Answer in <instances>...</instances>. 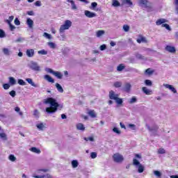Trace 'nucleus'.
Wrapping results in <instances>:
<instances>
[{
    "mask_svg": "<svg viewBox=\"0 0 178 178\" xmlns=\"http://www.w3.org/2000/svg\"><path fill=\"white\" fill-rule=\"evenodd\" d=\"M9 83L11 86H15L16 84V79L11 76L9 78Z\"/></svg>",
    "mask_w": 178,
    "mask_h": 178,
    "instance_id": "36",
    "label": "nucleus"
},
{
    "mask_svg": "<svg viewBox=\"0 0 178 178\" xmlns=\"http://www.w3.org/2000/svg\"><path fill=\"white\" fill-rule=\"evenodd\" d=\"M136 41L138 44H141V42H145V43L148 42V41L147 40V38L144 37H140V38L137 39Z\"/></svg>",
    "mask_w": 178,
    "mask_h": 178,
    "instance_id": "26",
    "label": "nucleus"
},
{
    "mask_svg": "<svg viewBox=\"0 0 178 178\" xmlns=\"http://www.w3.org/2000/svg\"><path fill=\"white\" fill-rule=\"evenodd\" d=\"M26 24L28 25V27L29 29H33V27L34 26V21H33V19H31L30 18H27L26 19Z\"/></svg>",
    "mask_w": 178,
    "mask_h": 178,
    "instance_id": "15",
    "label": "nucleus"
},
{
    "mask_svg": "<svg viewBox=\"0 0 178 178\" xmlns=\"http://www.w3.org/2000/svg\"><path fill=\"white\" fill-rule=\"evenodd\" d=\"M85 16H86V17H89L90 19H91L92 17H95L97 16V14L91 13L88 10H85Z\"/></svg>",
    "mask_w": 178,
    "mask_h": 178,
    "instance_id": "11",
    "label": "nucleus"
},
{
    "mask_svg": "<svg viewBox=\"0 0 178 178\" xmlns=\"http://www.w3.org/2000/svg\"><path fill=\"white\" fill-rule=\"evenodd\" d=\"M47 45H49V47L51 48V49H55V48H56V44H55L52 42H49L47 43Z\"/></svg>",
    "mask_w": 178,
    "mask_h": 178,
    "instance_id": "39",
    "label": "nucleus"
},
{
    "mask_svg": "<svg viewBox=\"0 0 178 178\" xmlns=\"http://www.w3.org/2000/svg\"><path fill=\"white\" fill-rule=\"evenodd\" d=\"M43 37L45 38H47V40H51L52 39V35L47 32H44L43 33Z\"/></svg>",
    "mask_w": 178,
    "mask_h": 178,
    "instance_id": "37",
    "label": "nucleus"
},
{
    "mask_svg": "<svg viewBox=\"0 0 178 178\" xmlns=\"http://www.w3.org/2000/svg\"><path fill=\"white\" fill-rule=\"evenodd\" d=\"M44 79L49 81V83H55V80H54V79H52V77L48 74L44 75Z\"/></svg>",
    "mask_w": 178,
    "mask_h": 178,
    "instance_id": "24",
    "label": "nucleus"
},
{
    "mask_svg": "<svg viewBox=\"0 0 178 178\" xmlns=\"http://www.w3.org/2000/svg\"><path fill=\"white\" fill-rule=\"evenodd\" d=\"M54 76H55L56 77H57V79H61L62 77H63V74H62V73H60V72H56L54 71Z\"/></svg>",
    "mask_w": 178,
    "mask_h": 178,
    "instance_id": "28",
    "label": "nucleus"
},
{
    "mask_svg": "<svg viewBox=\"0 0 178 178\" xmlns=\"http://www.w3.org/2000/svg\"><path fill=\"white\" fill-rule=\"evenodd\" d=\"M14 23L16 26H20V21L17 18L15 19Z\"/></svg>",
    "mask_w": 178,
    "mask_h": 178,
    "instance_id": "62",
    "label": "nucleus"
},
{
    "mask_svg": "<svg viewBox=\"0 0 178 178\" xmlns=\"http://www.w3.org/2000/svg\"><path fill=\"white\" fill-rule=\"evenodd\" d=\"M121 5L122 6H123V5H127V6H133V2L131 1V0H124L122 1Z\"/></svg>",
    "mask_w": 178,
    "mask_h": 178,
    "instance_id": "19",
    "label": "nucleus"
},
{
    "mask_svg": "<svg viewBox=\"0 0 178 178\" xmlns=\"http://www.w3.org/2000/svg\"><path fill=\"white\" fill-rule=\"evenodd\" d=\"M147 12H154V8H152V3H149L146 8H145Z\"/></svg>",
    "mask_w": 178,
    "mask_h": 178,
    "instance_id": "38",
    "label": "nucleus"
},
{
    "mask_svg": "<svg viewBox=\"0 0 178 178\" xmlns=\"http://www.w3.org/2000/svg\"><path fill=\"white\" fill-rule=\"evenodd\" d=\"M112 6H114V8H118L119 6H122V4H120L118 0H112Z\"/></svg>",
    "mask_w": 178,
    "mask_h": 178,
    "instance_id": "23",
    "label": "nucleus"
},
{
    "mask_svg": "<svg viewBox=\"0 0 178 178\" xmlns=\"http://www.w3.org/2000/svg\"><path fill=\"white\" fill-rule=\"evenodd\" d=\"M88 115L90 118H97V114H95L94 110L88 111Z\"/></svg>",
    "mask_w": 178,
    "mask_h": 178,
    "instance_id": "40",
    "label": "nucleus"
},
{
    "mask_svg": "<svg viewBox=\"0 0 178 178\" xmlns=\"http://www.w3.org/2000/svg\"><path fill=\"white\" fill-rule=\"evenodd\" d=\"M137 102V97H132L131 99L129 101V104H136Z\"/></svg>",
    "mask_w": 178,
    "mask_h": 178,
    "instance_id": "45",
    "label": "nucleus"
},
{
    "mask_svg": "<svg viewBox=\"0 0 178 178\" xmlns=\"http://www.w3.org/2000/svg\"><path fill=\"white\" fill-rule=\"evenodd\" d=\"M33 116H35V118H40V112L38 111V110H35L33 112Z\"/></svg>",
    "mask_w": 178,
    "mask_h": 178,
    "instance_id": "53",
    "label": "nucleus"
},
{
    "mask_svg": "<svg viewBox=\"0 0 178 178\" xmlns=\"http://www.w3.org/2000/svg\"><path fill=\"white\" fill-rule=\"evenodd\" d=\"M8 159H9V161H11V162H15V161H16V156H15V155H13V154H10L8 156Z\"/></svg>",
    "mask_w": 178,
    "mask_h": 178,
    "instance_id": "49",
    "label": "nucleus"
},
{
    "mask_svg": "<svg viewBox=\"0 0 178 178\" xmlns=\"http://www.w3.org/2000/svg\"><path fill=\"white\" fill-rule=\"evenodd\" d=\"M97 152H91L90 158H92V159H95V158H97Z\"/></svg>",
    "mask_w": 178,
    "mask_h": 178,
    "instance_id": "58",
    "label": "nucleus"
},
{
    "mask_svg": "<svg viewBox=\"0 0 178 178\" xmlns=\"http://www.w3.org/2000/svg\"><path fill=\"white\" fill-rule=\"evenodd\" d=\"M44 104L46 105L49 104V107H47L45 111L48 114L55 113L58 111V109L60 111L63 108V104H59L58 101L53 97H48L44 100Z\"/></svg>",
    "mask_w": 178,
    "mask_h": 178,
    "instance_id": "1",
    "label": "nucleus"
},
{
    "mask_svg": "<svg viewBox=\"0 0 178 178\" xmlns=\"http://www.w3.org/2000/svg\"><path fill=\"white\" fill-rule=\"evenodd\" d=\"M136 59H139V60H147V58L145 56L141 55L140 53H136L135 54Z\"/></svg>",
    "mask_w": 178,
    "mask_h": 178,
    "instance_id": "18",
    "label": "nucleus"
},
{
    "mask_svg": "<svg viewBox=\"0 0 178 178\" xmlns=\"http://www.w3.org/2000/svg\"><path fill=\"white\" fill-rule=\"evenodd\" d=\"M133 165L138 168V173H143V172H144V166L136 159H133Z\"/></svg>",
    "mask_w": 178,
    "mask_h": 178,
    "instance_id": "3",
    "label": "nucleus"
},
{
    "mask_svg": "<svg viewBox=\"0 0 178 178\" xmlns=\"http://www.w3.org/2000/svg\"><path fill=\"white\" fill-rule=\"evenodd\" d=\"M161 27H165V29H166V30L168 31H172V28H170V26H169L168 24H163Z\"/></svg>",
    "mask_w": 178,
    "mask_h": 178,
    "instance_id": "43",
    "label": "nucleus"
},
{
    "mask_svg": "<svg viewBox=\"0 0 178 178\" xmlns=\"http://www.w3.org/2000/svg\"><path fill=\"white\" fill-rule=\"evenodd\" d=\"M97 6H98V3L97 2H92L91 3V7H90V9H92V10H95V8Z\"/></svg>",
    "mask_w": 178,
    "mask_h": 178,
    "instance_id": "50",
    "label": "nucleus"
},
{
    "mask_svg": "<svg viewBox=\"0 0 178 178\" xmlns=\"http://www.w3.org/2000/svg\"><path fill=\"white\" fill-rule=\"evenodd\" d=\"M13 19H15L13 15L10 16L9 19L6 20V23H8V24H10V22L13 20Z\"/></svg>",
    "mask_w": 178,
    "mask_h": 178,
    "instance_id": "54",
    "label": "nucleus"
},
{
    "mask_svg": "<svg viewBox=\"0 0 178 178\" xmlns=\"http://www.w3.org/2000/svg\"><path fill=\"white\" fill-rule=\"evenodd\" d=\"M142 91L146 95H151L152 94V90L147 89V87H143Z\"/></svg>",
    "mask_w": 178,
    "mask_h": 178,
    "instance_id": "16",
    "label": "nucleus"
},
{
    "mask_svg": "<svg viewBox=\"0 0 178 178\" xmlns=\"http://www.w3.org/2000/svg\"><path fill=\"white\" fill-rule=\"evenodd\" d=\"M147 129L149 130V131H158L159 127L157 125H154L153 127H149V125L146 124Z\"/></svg>",
    "mask_w": 178,
    "mask_h": 178,
    "instance_id": "10",
    "label": "nucleus"
},
{
    "mask_svg": "<svg viewBox=\"0 0 178 178\" xmlns=\"http://www.w3.org/2000/svg\"><path fill=\"white\" fill-rule=\"evenodd\" d=\"M26 56L29 58H33L34 56V49H30L26 50Z\"/></svg>",
    "mask_w": 178,
    "mask_h": 178,
    "instance_id": "17",
    "label": "nucleus"
},
{
    "mask_svg": "<svg viewBox=\"0 0 178 178\" xmlns=\"http://www.w3.org/2000/svg\"><path fill=\"white\" fill-rule=\"evenodd\" d=\"M6 37V33L3 29H0V38H5Z\"/></svg>",
    "mask_w": 178,
    "mask_h": 178,
    "instance_id": "41",
    "label": "nucleus"
},
{
    "mask_svg": "<svg viewBox=\"0 0 178 178\" xmlns=\"http://www.w3.org/2000/svg\"><path fill=\"white\" fill-rule=\"evenodd\" d=\"M104 34H105V31H104V30L97 31L96 32V37L99 38V37H102V35H104Z\"/></svg>",
    "mask_w": 178,
    "mask_h": 178,
    "instance_id": "27",
    "label": "nucleus"
},
{
    "mask_svg": "<svg viewBox=\"0 0 178 178\" xmlns=\"http://www.w3.org/2000/svg\"><path fill=\"white\" fill-rule=\"evenodd\" d=\"M113 133H116V134H122V131L118 129V127H114L113 129Z\"/></svg>",
    "mask_w": 178,
    "mask_h": 178,
    "instance_id": "51",
    "label": "nucleus"
},
{
    "mask_svg": "<svg viewBox=\"0 0 178 178\" xmlns=\"http://www.w3.org/2000/svg\"><path fill=\"white\" fill-rule=\"evenodd\" d=\"M100 51H105L106 49V44H102L99 47Z\"/></svg>",
    "mask_w": 178,
    "mask_h": 178,
    "instance_id": "64",
    "label": "nucleus"
},
{
    "mask_svg": "<svg viewBox=\"0 0 178 178\" xmlns=\"http://www.w3.org/2000/svg\"><path fill=\"white\" fill-rule=\"evenodd\" d=\"M174 5L175 6V13L178 15V0H174Z\"/></svg>",
    "mask_w": 178,
    "mask_h": 178,
    "instance_id": "44",
    "label": "nucleus"
},
{
    "mask_svg": "<svg viewBox=\"0 0 178 178\" xmlns=\"http://www.w3.org/2000/svg\"><path fill=\"white\" fill-rule=\"evenodd\" d=\"M72 27V21L67 19L65 21L64 24L61 25L59 29L60 34L65 33V30H69Z\"/></svg>",
    "mask_w": 178,
    "mask_h": 178,
    "instance_id": "2",
    "label": "nucleus"
},
{
    "mask_svg": "<svg viewBox=\"0 0 178 178\" xmlns=\"http://www.w3.org/2000/svg\"><path fill=\"white\" fill-rule=\"evenodd\" d=\"M29 151H31V152H34L35 154H41V150L37 147H31L29 149Z\"/></svg>",
    "mask_w": 178,
    "mask_h": 178,
    "instance_id": "22",
    "label": "nucleus"
},
{
    "mask_svg": "<svg viewBox=\"0 0 178 178\" xmlns=\"http://www.w3.org/2000/svg\"><path fill=\"white\" fill-rule=\"evenodd\" d=\"M18 84H19V86H26V83L23 79H18Z\"/></svg>",
    "mask_w": 178,
    "mask_h": 178,
    "instance_id": "60",
    "label": "nucleus"
},
{
    "mask_svg": "<svg viewBox=\"0 0 178 178\" xmlns=\"http://www.w3.org/2000/svg\"><path fill=\"white\" fill-rule=\"evenodd\" d=\"M165 51L170 52V54H175L176 53V47L167 45L165 48Z\"/></svg>",
    "mask_w": 178,
    "mask_h": 178,
    "instance_id": "8",
    "label": "nucleus"
},
{
    "mask_svg": "<svg viewBox=\"0 0 178 178\" xmlns=\"http://www.w3.org/2000/svg\"><path fill=\"white\" fill-rule=\"evenodd\" d=\"M153 173H154V176H156V177H158V178L162 177V172H161L159 170H154L153 172Z\"/></svg>",
    "mask_w": 178,
    "mask_h": 178,
    "instance_id": "31",
    "label": "nucleus"
},
{
    "mask_svg": "<svg viewBox=\"0 0 178 178\" xmlns=\"http://www.w3.org/2000/svg\"><path fill=\"white\" fill-rule=\"evenodd\" d=\"M56 88H57V91H58V92H63V88H62V86H60V84L56 83Z\"/></svg>",
    "mask_w": 178,
    "mask_h": 178,
    "instance_id": "29",
    "label": "nucleus"
},
{
    "mask_svg": "<svg viewBox=\"0 0 178 178\" xmlns=\"http://www.w3.org/2000/svg\"><path fill=\"white\" fill-rule=\"evenodd\" d=\"M113 86L115 87V88H119L122 86V82L116 81L114 83Z\"/></svg>",
    "mask_w": 178,
    "mask_h": 178,
    "instance_id": "52",
    "label": "nucleus"
},
{
    "mask_svg": "<svg viewBox=\"0 0 178 178\" xmlns=\"http://www.w3.org/2000/svg\"><path fill=\"white\" fill-rule=\"evenodd\" d=\"M83 140H85V141H91L92 143L95 141V139L92 136L88 138H83Z\"/></svg>",
    "mask_w": 178,
    "mask_h": 178,
    "instance_id": "48",
    "label": "nucleus"
},
{
    "mask_svg": "<svg viewBox=\"0 0 178 178\" xmlns=\"http://www.w3.org/2000/svg\"><path fill=\"white\" fill-rule=\"evenodd\" d=\"M36 127H38L39 130H44L45 129V125H44L43 123H40L36 125Z\"/></svg>",
    "mask_w": 178,
    "mask_h": 178,
    "instance_id": "35",
    "label": "nucleus"
},
{
    "mask_svg": "<svg viewBox=\"0 0 178 178\" xmlns=\"http://www.w3.org/2000/svg\"><path fill=\"white\" fill-rule=\"evenodd\" d=\"M163 86L165 87V88H168V90H170V91H172V92H173L174 94H177V90H176V88H175V87H173V86L168 83H164Z\"/></svg>",
    "mask_w": 178,
    "mask_h": 178,
    "instance_id": "7",
    "label": "nucleus"
},
{
    "mask_svg": "<svg viewBox=\"0 0 178 178\" xmlns=\"http://www.w3.org/2000/svg\"><path fill=\"white\" fill-rule=\"evenodd\" d=\"M122 30L124 31H125V33H127L130 31V26L127 25V24H124L122 26Z\"/></svg>",
    "mask_w": 178,
    "mask_h": 178,
    "instance_id": "33",
    "label": "nucleus"
},
{
    "mask_svg": "<svg viewBox=\"0 0 178 178\" xmlns=\"http://www.w3.org/2000/svg\"><path fill=\"white\" fill-rule=\"evenodd\" d=\"M71 163L72 168H76L77 166H79V161H77V160H73Z\"/></svg>",
    "mask_w": 178,
    "mask_h": 178,
    "instance_id": "34",
    "label": "nucleus"
},
{
    "mask_svg": "<svg viewBox=\"0 0 178 178\" xmlns=\"http://www.w3.org/2000/svg\"><path fill=\"white\" fill-rule=\"evenodd\" d=\"M145 86H147L148 87H151V86H152V81H151V80H149V79H146L145 81Z\"/></svg>",
    "mask_w": 178,
    "mask_h": 178,
    "instance_id": "46",
    "label": "nucleus"
},
{
    "mask_svg": "<svg viewBox=\"0 0 178 178\" xmlns=\"http://www.w3.org/2000/svg\"><path fill=\"white\" fill-rule=\"evenodd\" d=\"M3 88H4V90H9V88H10V85H9L8 83H4L3 85Z\"/></svg>",
    "mask_w": 178,
    "mask_h": 178,
    "instance_id": "59",
    "label": "nucleus"
},
{
    "mask_svg": "<svg viewBox=\"0 0 178 178\" xmlns=\"http://www.w3.org/2000/svg\"><path fill=\"white\" fill-rule=\"evenodd\" d=\"M30 69L33 70L34 72H41V67L38 65V63L31 61L30 64L29 65Z\"/></svg>",
    "mask_w": 178,
    "mask_h": 178,
    "instance_id": "4",
    "label": "nucleus"
},
{
    "mask_svg": "<svg viewBox=\"0 0 178 178\" xmlns=\"http://www.w3.org/2000/svg\"><path fill=\"white\" fill-rule=\"evenodd\" d=\"M9 95H10V97H12L13 98H15V97H16V91L15 90H12L9 92Z\"/></svg>",
    "mask_w": 178,
    "mask_h": 178,
    "instance_id": "57",
    "label": "nucleus"
},
{
    "mask_svg": "<svg viewBox=\"0 0 178 178\" xmlns=\"http://www.w3.org/2000/svg\"><path fill=\"white\" fill-rule=\"evenodd\" d=\"M166 151L163 148H159L158 149V154H165Z\"/></svg>",
    "mask_w": 178,
    "mask_h": 178,
    "instance_id": "56",
    "label": "nucleus"
},
{
    "mask_svg": "<svg viewBox=\"0 0 178 178\" xmlns=\"http://www.w3.org/2000/svg\"><path fill=\"white\" fill-rule=\"evenodd\" d=\"M38 54L39 55H48V51H46L45 49H42L38 51Z\"/></svg>",
    "mask_w": 178,
    "mask_h": 178,
    "instance_id": "42",
    "label": "nucleus"
},
{
    "mask_svg": "<svg viewBox=\"0 0 178 178\" xmlns=\"http://www.w3.org/2000/svg\"><path fill=\"white\" fill-rule=\"evenodd\" d=\"M26 81H27V83H29V84L32 86V87H35V88H37L38 87V84H35V83H34V81H33V79L31 78H27L26 79Z\"/></svg>",
    "mask_w": 178,
    "mask_h": 178,
    "instance_id": "14",
    "label": "nucleus"
},
{
    "mask_svg": "<svg viewBox=\"0 0 178 178\" xmlns=\"http://www.w3.org/2000/svg\"><path fill=\"white\" fill-rule=\"evenodd\" d=\"M149 3H151L147 0H139L138 5L141 6V8H146Z\"/></svg>",
    "mask_w": 178,
    "mask_h": 178,
    "instance_id": "6",
    "label": "nucleus"
},
{
    "mask_svg": "<svg viewBox=\"0 0 178 178\" xmlns=\"http://www.w3.org/2000/svg\"><path fill=\"white\" fill-rule=\"evenodd\" d=\"M2 51H3V53L6 56H9V55H10V54H12V51L10 50H9V49H8V48H3Z\"/></svg>",
    "mask_w": 178,
    "mask_h": 178,
    "instance_id": "25",
    "label": "nucleus"
},
{
    "mask_svg": "<svg viewBox=\"0 0 178 178\" xmlns=\"http://www.w3.org/2000/svg\"><path fill=\"white\" fill-rule=\"evenodd\" d=\"M124 69H126V66H124V64H120V65L117 67V71H118V72H122Z\"/></svg>",
    "mask_w": 178,
    "mask_h": 178,
    "instance_id": "30",
    "label": "nucleus"
},
{
    "mask_svg": "<svg viewBox=\"0 0 178 178\" xmlns=\"http://www.w3.org/2000/svg\"><path fill=\"white\" fill-rule=\"evenodd\" d=\"M0 138H1L3 141H6L8 140V136L5 133H1Z\"/></svg>",
    "mask_w": 178,
    "mask_h": 178,
    "instance_id": "32",
    "label": "nucleus"
},
{
    "mask_svg": "<svg viewBox=\"0 0 178 178\" xmlns=\"http://www.w3.org/2000/svg\"><path fill=\"white\" fill-rule=\"evenodd\" d=\"M115 101L118 105H122V104H123V99L119 98V97H117Z\"/></svg>",
    "mask_w": 178,
    "mask_h": 178,
    "instance_id": "47",
    "label": "nucleus"
},
{
    "mask_svg": "<svg viewBox=\"0 0 178 178\" xmlns=\"http://www.w3.org/2000/svg\"><path fill=\"white\" fill-rule=\"evenodd\" d=\"M71 6H72V9L73 10H76L77 9V6H76V3H74V1H71Z\"/></svg>",
    "mask_w": 178,
    "mask_h": 178,
    "instance_id": "55",
    "label": "nucleus"
},
{
    "mask_svg": "<svg viewBox=\"0 0 178 178\" xmlns=\"http://www.w3.org/2000/svg\"><path fill=\"white\" fill-rule=\"evenodd\" d=\"M113 159L114 162H117V163H119L120 162H123V160L124 159L123 158V156L122 154L116 153L113 154Z\"/></svg>",
    "mask_w": 178,
    "mask_h": 178,
    "instance_id": "5",
    "label": "nucleus"
},
{
    "mask_svg": "<svg viewBox=\"0 0 178 178\" xmlns=\"http://www.w3.org/2000/svg\"><path fill=\"white\" fill-rule=\"evenodd\" d=\"M124 91H125V92H130L131 90V84L127 83H125L124 88H123Z\"/></svg>",
    "mask_w": 178,
    "mask_h": 178,
    "instance_id": "13",
    "label": "nucleus"
},
{
    "mask_svg": "<svg viewBox=\"0 0 178 178\" xmlns=\"http://www.w3.org/2000/svg\"><path fill=\"white\" fill-rule=\"evenodd\" d=\"M33 177L34 178H53L52 175L49 174H47L46 175H33Z\"/></svg>",
    "mask_w": 178,
    "mask_h": 178,
    "instance_id": "20",
    "label": "nucleus"
},
{
    "mask_svg": "<svg viewBox=\"0 0 178 178\" xmlns=\"http://www.w3.org/2000/svg\"><path fill=\"white\" fill-rule=\"evenodd\" d=\"M67 52H69V49H67V48H65L62 51V54L63 55H64V56H66V55H67Z\"/></svg>",
    "mask_w": 178,
    "mask_h": 178,
    "instance_id": "61",
    "label": "nucleus"
},
{
    "mask_svg": "<svg viewBox=\"0 0 178 178\" xmlns=\"http://www.w3.org/2000/svg\"><path fill=\"white\" fill-rule=\"evenodd\" d=\"M145 73L147 74H152L154 73V71L151 70L150 68H148L145 70Z\"/></svg>",
    "mask_w": 178,
    "mask_h": 178,
    "instance_id": "63",
    "label": "nucleus"
},
{
    "mask_svg": "<svg viewBox=\"0 0 178 178\" xmlns=\"http://www.w3.org/2000/svg\"><path fill=\"white\" fill-rule=\"evenodd\" d=\"M165 23H168V19L165 18L159 19L156 22V26H161V24H165Z\"/></svg>",
    "mask_w": 178,
    "mask_h": 178,
    "instance_id": "9",
    "label": "nucleus"
},
{
    "mask_svg": "<svg viewBox=\"0 0 178 178\" xmlns=\"http://www.w3.org/2000/svg\"><path fill=\"white\" fill-rule=\"evenodd\" d=\"M118 97H119V95L115 94V92L113 90H111L109 92V98H110V99H114V101H115V99L118 98Z\"/></svg>",
    "mask_w": 178,
    "mask_h": 178,
    "instance_id": "12",
    "label": "nucleus"
},
{
    "mask_svg": "<svg viewBox=\"0 0 178 178\" xmlns=\"http://www.w3.org/2000/svg\"><path fill=\"white\" fill-rule=\"evenodd\" d=\"M76 129L77 130H81V131H84V130H86V127H84V124L79 123L76 124Z\"/></svg>",
    "mask_w": 178,
    "mask_h": 178,
    "instance_id": "21",
    "label": "nucleus"
}]
</instances>
